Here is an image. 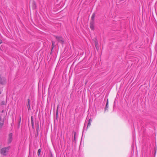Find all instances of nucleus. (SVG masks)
Returning a JSON list of instances; mask_svg holds the SVG:
<instances>
[{"label": "nucleus", "instance_id": "obj_19", "mask_svg": "<svg viewBox=\"0 0 157 157\" xmlns=\"http://www.w3.org/2000/svg\"><path fill=\"white\" fill-rule=\"evenodd\" d=\"M156 150H157L156 147H154V156H155V154H156Z\"/></svg>", "mask_w": 157, "mask_h": 157}, {"label": "nucleus", "instance_id": "obj_28", "mask_svg": "<svg viewBox=\"0 0 157 157\" xmlns=\"http://www.w3.org/2000/svg\"><path fill=\"white\" fill-rule=\"evenodd\" d=\"M84 127L83 129V131H84Z\"/></svg>", "mask_w": 157, "mask_h": 157}, {"label": "nucleus", "instance_id": "obj_11", "mask_svg": "<svg viewBox=\"0 0 157 157\" xmlns=\"http://www.w3.org/2000/svg\"><path fill=\"white\" fill-rule=\"evenodd\" d=\"M98 42L97 40V39H96V40L95 41V47L97 49L98 48Z\"/></svg>", "mask_w": 157, "mask_h": 157}, {"label": "nucleus", "instance_id": "obj_25", "mask_svg": "<svg viewBox=\"0 0 157 157\" xmlns=\"http://www.w3.org/2000/svg\"><path fill=\"white\" fill-rule=\"evenodd\" d=\"M2 40L0 39V44H2Z\"/></svg>", "mask_w": 157, "mask_h": 157}, {"label": "nucleus", "instance_id": "obj_17", "mask_svg": "<svg viewBox=\"0 0 157 157\" xmlns=\"http://www.w3.org/2000/svg\"><path fill=\"white\" fill-rule=\"evenodd\" d=\"M39 132V131H38V132H36V133L35 134V138L36 139H37L38 137Z\"/></svg>", "mask_w": 157, "mask_h": 157}, {"label": "nucleus", "instance_id": "obj_4", "mask_svg": "<svg viewBox=\"0 0 157 157\" xmlns=\"http://www.w3.org/2000/svg\"><path fill=\"white\" fill-rule=\"evenodd\" d=\"M0 84L5 85L6 84V79L4 77H1L0 74Z\"/></svg>", "mask_w": 157, "mask_h": 157}, {"label": "nucleus", "instance_id": "obj_7", "mask_svg": "<svg viewBox=\"0 0 157 157\" xmlns=\"http://www.w3.org/2000/svg\"><path fill=\"white\" fill-rule=\"evenodd\" d=\"M36 6L35 2L33 1L32 3V9L33 10H35L36 9Z\"/></svg>", "mask_w": 157, "mask_h": 157}, {"label": "nucleus", "instance_id": "obj_6", "mask_svg": "<svg viewBox=\"0 0 157 157\" xmlns=\"http://www.w3.org/2000/svg\"><path fill=\"white\" fill-rule=\"evenodd\" d=\"M39 123L38 121L36 122L35 126L36 132H38V131H39Z\"/></svg>", "mask_w": 157, "mask_h": 157}, {"label": "nucleus", "instance_id": "obj_26", "mask_svg": "<svg viewBox=\"0 0 157 157\" xmlns=\"http://www.w3.org/2000/svg\"><path fill=\"white\" fill-rule=\"evenodd\" d=\"M4 112V110H2V113H3Z\"/></svg>", "mask_w": 157, "mask_h": 157}, {"label": "nucleus", "instance_id": "obj_20", "mask_svg": "<svg viewBox=\"0 0 157 157\" xmlns=\"http://www.w3.org/2000/svg\"><path fill=\"white\" fill-rule=\"evenodd\" d=\"M0 104L1 105H5V102L4 101H3L1 102Z\"/></svg>", "mask_w": 157, "mask_h": 157}, {"label": "nucleus", "instance_id": "obj_9", "mask_svg": "<svg viewBox=\"0 0 157 157\" xmlns=\"http://www.w3.org/2000/svg\"><path fill=\"white\" fill-rule=\"evenodd\" d=\"M58 109H59V105H57V108L56 114V120H57L58 118Z\"/></svg>", "mask_w": 157, "mask_h": 157}, {"label": "nucleus", "instance_id": "obj_1", "mask_svg": "<svg viewBox=\"0 0 157 157\" xmlns=\"http://www.w3.org/2000/svg\"><path fill=\"white\" fill-rule=\"evenodd\" d=\"M95 17V13H94L91 17V19L90 22V28L92 30H94V18Z\"/></svg>", "mask_w": 157, "mask_h": 157}, {"label": "nucleus", "instance_id": "obj_24", "mask_svg": "<svg viewBox=\"0 0 157 157\" xmlns=\"http://www.w3.org/2000/svg\"><path fill=\"white\" fill-rule=\"evenodd\" d=\"M2 120V118L1 117V116H0V121H1Z\"/></svg>", "mask_w": 157, "mask_h": 157}, {"label": "nucleus", "instance_id": "obj_18", "mask_svg": "<svg viewBox=\"0 0 157 157\" xmlns=\"http://www.w3.org/2000/svg\"><path fill=\"white\" fill-rule=\"evenodd\" d=\"M28 101V105H30V99L29 98H28L27 100Z\"/></svg>", "mask_w": 157, "mask_h": 157}, {"label": "nucleus", "instance_id": "obj_3", "mask_svg": "<svg viewBox=\"0 0 157 157\" xmlns=\"http://www.w3.org/2000/svg\"><path fill=\"white\" fill-rule=\"evenodd\" d=\"M54 37L56 38L58 42L62 44H64V40L62 36L54 35Z\"/></svg>", "mask_w": 157, "mask_h": 157}, {"label": "nucleus", "instance_id": "obj_27", "mask_svg": "<svg viewBox=\"0 0 157 157\" xmlns=\"http://www.w3.org/2000/svg\"><path fill=\"white\" fill-rule=\"evenodd\" d=\"M54 113H55V110H54Z\"/></svg>", "mask_w": 157, "mask_h": 157}, {"label": "nucleus", "instance_id": "obj_5", "mask_svg": "<svg viewBox=\"0 0 157 157\" xmlns=\"http://www.w3.org/2000/svg\"><path fill=\"white\" fill-rule=\"evenodd\" d=\"M13 133H10L9 134V138L8 140V143L10 144V143L13 140Z\"/></svg>", "mask_w": 157, "mask_h": 157}, {"label": "nucleus", "instance_id": "obj_14", "mask_svg": "<svg viewBox=\"0 0 157 157\" xmlns=\"http://www.w3.org/2000/svg\"><path fill=\"white\" fill-rule=\"evenodd\" d=\"M52 49L51 52L52 51V50L54 48V45L55 44V42H54L53 41H52ZM51 54H52V52H51Z\"/></svg>", "mask_w": 157, "mask_h": 157}, {"label": "nucleus", "instance_id": "obj_21", "mask_svg": "<svg viewBox=\"0 0 157 157\" xmlns=\"http://www.w3.org/2000/svg\"><path fill=\"white\" fill-rule=\"evenodd\" d=\"M28 106V108L29 111L30 110H31V107H30V105H27Z\"/></svg>", "mask_w": 157, "mask_h": 157}, {"label": "nucleus", "instance_id": "obj_16", "mask_svg": "<svg viewBox=\"0 0 157 157\" xmlns=\"http://www.w3.org/2000/svg\"><path fill=\"white\" fill-rule=\"evenodd\" d=\"M91 121H92V120H91V118L89 119L88 122L87 126V128L90 125V124H91L90 122Z\"/></svg>", "mask_w": 157, "mask_h": 157}, {"label": "nucleus", "instance_id": "obj_12", "mask_svg": "<svg viewBox=\"0 0 157 157\" xmlns=\"http://www.w3.org/2000/svg\"><path fill=\"white\" fill-rule=\"evenodd\" d=\"M5 121V117L3 119L2 121V122H0V128H2L4 125V123Z\"/></svg>", "mask_w": 157, "mask_h": 157}, {"label": "nucleus", "instance_id": "obj_10", "mask_svg": "<svg viewBox=\"0 0 157 157\" xmlns=\"http://www.w3.org/2000/svg\"><path fill=\"white\" fill-rule=\"evenodd\" d=\"M72 133L74 134V141L75 142V141H76V132L75 131H73L72 132Z\"/></svg>", "mask_w": 157, "mask_h": 157}, {"label": "nucleus", "instance_id": "obj_23", "mask_svg": "<svg viewBox=\"0 0 157 157\" xmlns=\"http://www.w3.org/2000/svg\"><path fill=\"white\" fill-rule=\"evenodd\" d=\"M21 117H20V118H19V122H18V124H20L21 121Z\"/></svg>", "mask_w": 157, "mask_h": 157}, {"label": "nucleus", "instance_id": "obj_2", "mask_svg": "<svg viewBox=\"0 0 157 157\" xmlns=\"http://www.w3.org/2000/svg\"><path fill=\"white\" fill-rule=\"evenodd\" d=\"M10 148V147H7L2 148L1 149L0 151L1 153L4 156H6V153L8 152Z\"/></svg>", "mask_w": 157, "mask_h": 157}, {"label": "nucleus", "instance_id": "obj_22", "mask_svg": "<svg viewBox=\"0 0 157 157\" xmlns=\"http://www.w3.org/2000/svg\"><path fill=\"white\" fill-rule=\"evenodd\" d=\"M50 157H53V155L51 151H50Z\"/></svg>", "mask_w": 157, "mask_h": 157}, {"label": "nucleus", "instance_id": "obj_8", "mask_svg": "<svg viewBox=\"0 0 157 157\" xmlns=\"http://www.w3.org/2000/svg\"><path fill=\"white\" fill-rule=\"evenodd\" d=\"M31 124L33 128H34V122H33V116H32L31 117Z\"/></svg>", "mask_w": 157, "mask_h": 157}, {"label": "nucleus", "instance_id": "obj_15", "mask_svg": "<svg viewBox=\"0 0 157 157\" xmlns=\"http://www.w3.org/2000/svg\"><path fill=\"white\" fill-rule=\"evenodd\" d=\"M41 148L39 149L37 151V155L39 157L40 156V154L41 151Z\"/></svg>", "mask_w": 157, "mask_h": 157}, {"label": "nucleus", "instance_id": "obj_13", "mask_svg": "<svg viewBox=\"0 0 157 157\" xmlns=\"http://www.w3.org/2000/svg\"><path fill=\"white\" fill-rule=\"evenodd\" d=\"M108 99H107V101H106V104L105 105V110L107 109L108 108Z\"/></svg>", "mask_w": 157, "mask_h": 157}]
</instances>
